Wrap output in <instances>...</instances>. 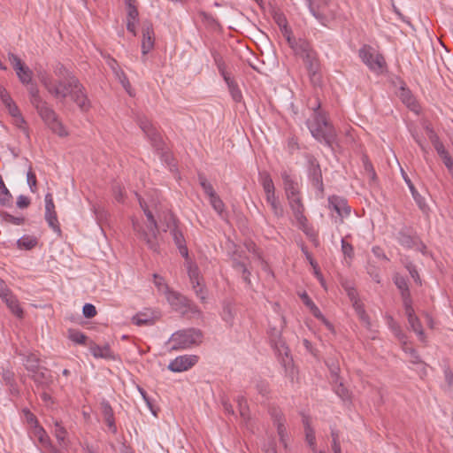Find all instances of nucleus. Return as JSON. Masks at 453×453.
Listing matches in <instances>:
<instances>
[{
  "instance_id": "4c0bfd02",
  "label": "nucleus",
  "mask_w": 453,
  "mask_h": 453,
  "mask_svg": "<svg viewBox=\"0 0 453 453\" xmlns=\"http://www.w3.org/2000/svg\"><path fill=\"white\" fill-rule=\"evenodd\" d=\"M388 326L389 328L392 330V332L394 333V334L400 340V341H403V339H405V334L403 332L400 325L395 321V319H393V317L391 316H388Z\"/></svg>"
},
{
  "instance_id": "2f4dec72",
  "label": "nucleus",
  "mask_w": 453,
  "mask_h": 453,
  "mask_svg": "<svg viewBox=\"0 0 453 453\" xmlns=\"http://www.w3.org/2000/svg\"><path fill=\"white\" fill-rule=\"evenodd\" d=\"M408 323L411 330H413L418 336L419 340L424 342L426 341V334L423 330L420 319L418 317H415L413 319H409Z\"/></svg>"
},
{
  "instance_id": "20e7f679",
  "label": "nucleus",
  "mask_w": 453,
  "mask_h": 453,
  "mask_svg": "<svg viewBox=\"0 0 453 453\" xmlns=\"http://www.w3.org/2000/svg\"><path fill=\"white\" fill-rule=\"evenodd\" d=\"M306 66L311 82L313 86H320L322 80L320 74V64L317 53L312 50L311 44L306 41H300L295 48Z\"/></svg>"
},
{
  "instance_id": "b1692460",
  "label": "nucleus",
  "mask_w": 453,
  "mask_h": 453,
  "mask_svg": "<svg viewBox=\"0 0 453 453\" xmlns=\"http://www.w3.org/2000/svg\"><path fill=\"white\" fill-rule=\"evenodd\" d=\"M223 77H224V80L226 82L227 86H228L230 94H231L234 101V102H241V100L242 98V92L239 89L238 85L236 84V82L234 80L230 79V77L227 76L226 73H223Z\"/></svg>"
},
{
  "instance_id": "1a4fd4ad",
  "label": "nucleus",
  "mask_w": 453,
  "mask_h": 453,
  "mask_svg": "<svg viewBox=\"0 0 453 453\" xmlns=\"http://www.w3.org/2000/svg\"><path fill=\"white\" fill-rule=\"evenodd\" d=\"M310 12L323 26L329 21L326 9L328 0H306Z\"/></svg>"
},
{
  "instance_id": "58836bf2",
  "label": "nucleus",
  "mask_w": 453,
  "mask_h": 453,
  "mask_svg": "<svg viewBox=\"0 0 453 453\" xmlns=\"http://www.w3.org/2000/svg\"><path fill=\"white\" fill-rule=\"evenodd\" d=\"M198 180L203 190L209 196V198L216 195V192L212 185L207 180L206 177L203 174H198Z\"/></svg>"
},
{
  "instance_id": "bb28decb",
  "label": "nucleus",
  "mask_w": 453,
  "mask_h": 453,
  "mask_svg": "<svg viewBox=\"0 0 453 453\" xmlns=\"http://www.w3.org/2000/svg\"><path fill=\"white\" fill-rule=\"evenodd\" d=\"M38 243V240L35 236L31 235H23L17 241V245L19 249H23L26 250H32Z\"/></svg>"
},
{
  "instance_id": "de8ad7c7",
  "label": "nucleus",
  "mask_w": 453,
  "mask_h": 453,
  "mask_svg": "<svg viewBox=\"0 0 453 453\" xmlns=\"http://www.w3.org/2000/svg\"><path fill=\"white\" fill-rule=\"evenodd\" d=\"M305 437L306 441L308 442L309 446L312 449L313 452H316V437H315V432L313 428L311 426H307L306 432H305Z\"/></svg>"
},
{
  "instance_id": "72a5a7b5",
  "label": "nucleus",
  "mask_w": 453,
  "mask_h": 453,
  "mask_svg": "<svg viewBox=\"0 0 453 453\" xmlns=\"http://www.w3.org/2000/svg\"><path fill=\"white\" fill-rule=\"evenodd\" d=\"M353 307H354L357 314L358 315L360 320L365 325V326L367 328H370V326H371L370 318H369L368 314L365 312L363 304L360 303L359 302L355 301L353 303Z\"/></svg>"
},
{
  "instance_id": "f8f14e48",
  "label": "nucleus",
  "mask_w": 453,
  "mask_h": 453,
  "mask_svg": "<svg viewBox=\"0 0 453 453\" xmlns=\"http://www.w3.org/2000/svg\"><path fill=\"white\" fill-rule=\"evenodd\" d=\"M197 361L198 357L196 355L180 356L169 364L168 369L174 372H184L195 365Z\"/></svg>"
},
{
  "instance_id": "37998d69",
  "label": "nucleus",
  "mask_w": 453,
  "mask_h": 453,
  "mask_svg": "<svg viewBox=\"0 0 453 453\" xmlns=\"http://www.w3.org/2000/svg\"><path fill=\"white\" fill-rule=\"evenodd\" d=\"M210 203L212 206V208L220 215L222 216V213L225 209V204L223 201L220 199V197L216 194L213 196L210 197Z\"/></svg>"
},
{
  "instance_id": "f3484780",
  "label": "nucleus",
  "mask_w": 453,
  "mask_h": 453,
  "mask_svg": "<svg viewBox=\"0 0 453 453\" xmlns=\"http://www.w3.org/2000/svg\"><path fill=\"white\" fill-rule=\"evenodd\" d=\"M288 200L296 222L303 223L307 221V218L304 216V205L302 202L301 196L288 197Z\"/></svg>"
},
{
  "instance_id": "69168bd1",
  "label": "nucleus",
  "mask_w": 453,
  "mask_h": 453,
  "mask_svg": "<svg viewBox=\"0 0 453 453\" xmlns=\"http://www.w3.org/2000/svg\"><path fill=\"white\" fill-rule=\"evenodd\" d=\"M2 379L5 385L9 386L12 383L15 382V374L13 372L10 370H4L2 373Z\"/></svg>"
},
{
  "instance_id": "4468645a",
  "label": "nucleus",
  "mask_w": 453,
  "mask_h": 453,
  "mask_svg": "<svg viewBox=\"0 0 453 453\" xmlns=\"http://www.w3.org/2000/svg\"><path fill=\"white\" fill-rule=\"evenodd\" d=\"M329 208L336 211L340 218L347 217L350 214V206L348 205L347 200L338 196H331L328 197Z\"/></svg>"
},
{
  "instance_id": "6e6552de",
  "label": "nucleus",
  "mask_w": 453,
  "mask_h": 453,
  "mask_svg": "<svg viewBox=\"0 0 453 453\" xmlns=\"http://www.w3.org/2000/svg\"><path fill=\"white\" fill-rule=\"evenodd\" d=\"M307 160V173L310 181L320 193L324 192L322 171L318 159L311 154L305 156Z\"/></svg>"
},
{
  "instance_id": "e433bc0d",
  "label": "nucleus",
  "mask_w": 453,
  "mask_h": 453,
  "mask_svg": "<svg viewBox=\"0 0 453 453\" xmlns=\"http://www.w3.org/2000/svg\"><path fill=\"white\" fill-rule=\"evenodd\" d=\"M30 86L28 87V92L30 95V102L33 104L34 107L39 105L44 100L40 96L39 90L36 87V85L30 83Z\"/></svg>"
},
{
  "instance_id": "680f3d73",
  "label": "nucleus",
  "mask_w": 453,
  "mask_h": 453,
  "mask_svg": "<svg viewBox=\"0 0 453 453\" xmlns=\"http://www.w3.org/2000/svg\"><path fill=\"white\" fill-rule=\"evenodd\" d=\"M445 382L447 384V390L453 393V372L449 368L444 370Z\"/></svg>"
},
{
  "instance_id": "7ed1b4c3",
  "label": "nucleus",
  "mask_w": 453,
  "mask_h": 453,
  "mask_svg": "<svg viewBox=\"0 0 453 453\" xmlns=\"http://www.w3.org/2000/svg\"><path fill=\"white\" fill-rule=\"evenodd\" d=\"M144 214L149 221L146 228L135 219H132V227L137 237L143 241L150 250L157 252L159 249L157 223L149 208L144 209Z\"/></svg>"
},
{
  "instance_id": "6e6d98bb",
  "label": "nucleus",
  "mask_w": 453,
  "mask_h": 453,
  "mask_svg": "<svg viewBox=\"0 0 453 453\" xmlns=\"http://www.w3.org/2000/svg\"><path fill=\"white\" fill-rule=\"evenodd\" d=\"M394 283L395 284V286L397 287V288L400 291L409 288L407 280L403 276L400 275L399 273H396L394 276Z\"/></svg>"
},
{
  "instance_id": "774afa93",
  "label": "nucleus",
  "mask_w": 453,
  "mask_h": 453,
  "mask_svg": "<svg viewBox=\"0 0 453 453\" xmlns=\"http://www.w3.org/2000/svg\"><path fill=\"white\" fill-rule=\"evenodd\" d=\"M30 199L23 195H20L17 198L16 205L19 209L27 208L30 205Z\"/></svg>"
},
{
  "instance_id": "6ab92c4d",
  "label": "nucleus",
  "mask_w": 453,
  "mask_h": 453,
  "mask_svg": "<svg viewBox=\"0 0 453 453\" xmlns=\"http://www.w3.org/2000/svg\"><path fill=\"white\" fill-rule=\"evenodd\" d=\"M281 178L287 198L300 195L297 182L294 180L287 172L281 173Z\"/></svg>"
},
{
  "instance_id": "f257e3e1",
  "label": "nucleus",
  "mask_w": 453,
  "mask_h": 453,
  "mask_svg": "<svg viewBox=\"0 0 453 453\" xmlns=\"http://www.w3.org/2000/svg\"><path fill=\"white\" fill-rule=\"evenodd\" d=\"M54 73L58 79L57 81H53L46 72H40L38 74V78L46 90L61 102H65L69 96L81 112H88L92 107V104L85 87L79 79L60 63L54 67Z\"/></svg>"
},
{
  "instance_id": "473e14b6",
  "label": "nucleus",
  "mask_w": 453,
  "mask_h": 453,
  "mask_svg": "<svg viewBox=\"0 0 453 453\" xmlns=\"http://www.w3.org/2000/svg\"><path fill=\"white\" fill-rule=\"evenodd\" d=\"M68 338L77 344L87 345L88 337L77 329H69Z\"/></svg>"
},
{
  "instance_id": "cd10ccee",
  "label": "nucleus",
  "mask_w": 453,
  "mask_h": 453,
  "mask_svg": "<svg viewBox=\"0 0 453 453\" xmlns=\"http://www.w3.org/2000/svg\"><path fill=\"white\" fill-rule=\"evenodd\" d=\"M45 220L49 226L60 237L62 231L58 219L57 212H45Z\"/></svg>"
},
{
  "instance_id": "79ce46f5",
  "label": "nucleus",
  "mask_w": 453,
  "mask_h": 453,
  "mask_svg": "<svg viewBox=\"0 0 453 453\" xmlns=\"http://www.w3.org/2000/svg\"><path fill=\"white\" fill-rule=\"evenodd\" d=\"M1 217L4 222L10 223L12 225H16V226L23 225L25 222L24 217H16V216L10 214L7 211H3L1 213Z\"/></svg>"
},
{
  "instance_id": "e2e57ef3",
  "label": "nucleus",
  "mask_w": 453,
  "mask_h": 453,
  "mask_svg": "<svg viewBox=\"0 0 453 453\" xmlns=\"http://www.w3.org/2000/svg\"><path fill=\"white\" fill-rule=\"evenodd\" d=\"M55 204L53 202L52 194L47 193L45 195V212H55Z\"/></svg>"
},
{
  "instance_id": "ddd939ff",
  "label": "nucleus",
  "mask_w": 453,
  "mask_h": 453,
  "mask_svg": "<svg viewBox=\"0 0 453 453\" xmlns=\"http://www.w3.org/2000/svg\"><path fill=\"white\" fill-rule=\"evenodd\" d=\"M166 299L173 310L181 313L182 315H187V305L189 300L188 298L178 292L168 291L166 293Z\"/></svg>"
},
{
  "instance_id": "2eb2a0df",
  "label": "nucleus",
  "mask_w": 453,
  "mask_h": 453,
  "mask_svg": "<svg viewBox=\"0 0 453 453\" xmlns=\"http://www.w3.org/2000/svg\"><path fill=\"white\" fill-rule=\"evenodd\" d=\"M29 377L38 388H42L43 389L49 388L53 381L50 371L44 366L35 373L29 374Z\"/></svg>"
},
{
  "instance_id": "a18cd8bd",
  "label": "nucleus",
  "mask_w": 453,
  "mask_h": 453,
  "mask_svg": "<svg viewBox=\"0 0 453 453\" xmlns=\"http://www.w3.org/2000/svg\"><path fill=\"white\" fill-rule=\"evenodd\" d=\"M127 8V19L136 20L139 15L138 10L134 5V0H125Z\"/></svg>"
},
{
  "instance_id": "09e8293b",
  "label": "nucleus",
  "mask_w": 453,
  "mask_h": 453,
  "mask_svg": "<svg viewBox=\"0 0 453 453\" xmlns=\"http://www.w3.org/2000/svg\"><path fill=\"white\" fill-rule=\"evenodd\" d=\"M398 242L401 245L407 247V248H412L415 245V240L410 236L409 234H406L403 232H400L398 234Z\"/></svg>"
},
{
  "instance_id": "4d7b16f0",
  "label": "nucleus",
  "mask_w": 453,
  "mask_h": 453,
  "mask_svg": "<svg viewBox=\"0 0 453 453\" xmlns=\"http://www.w3.org/2000/svg\"><path fill=\"white\" fill-rule=\"evenodd\" d=\"M94 213L96 215V219L99 225H101L107 219L108 213L104 208H101L99 206L98 207L94 206Z\"/></svg>"
},
{
  "instance_id": "c9c22d12",
  "label": "nucleus",
  "mask_w": 453,
  "mask_h": 453,
  "mask_svg": "<svg viewBox=\"0 0 453 453\" xmlns=\"http://www.w3.org/2000/svg\"><path fill=\"white\" fill-rule=\"evenodd\" d=\"M17 76L21 83L23 84H30L32 81L33 72L32 70L25 65L23 68L19 70L17 73Z\"/></svg>"
},
{
  "instance_id": "ea45409f",
  "label": "nucleus",
  "mask_w": 453,
  "mask_h": 453,
  "mask_svg": "<svg viewBox=\"0 0 453 453\" xmlns=\"http://www.w3.org/2000/svg\"><path fill=\"white\" fill-rule=\"evenodd\" d=\"M237 403L241 417L244 420H248L250 418V408L246 398L244 396H239L237 398Z\"/></svg>"
},
{
  "instance_id": "f03ea898",
  "label": "nucleus",
  "mask_w": 453,
  "mask_h": 453,
  "mask_svg": "<svg viewBox=\"0 0 453 453\" xmlns=\"http://www.w3.org/2000/svg\"><path fill=\"white\" fill-rule=\"evenodd\" d=\"M312 109V116L306 121L312 137L333 149L337 140V133L334 127L329 121L326 113L320 111V103L319 101Z\"/></svg>"
},
{
  "instance_id": "a878e982",
  "label": "nucleus",
  "mask_w": 453,
  "mask_h": 453,
  "mask_svg": "<svg viewBox=\"0 0 453 453\" xmlns=\"http://www.w3.org/2000/svg\"><path fill=\"white\" fill-rule=\"evenodd\" d=\"M259 181L263 186L265 195L275 192L273 181L267 172L259 173Z\"/></svg>"
},
{
  "instance_id": "dca6fc26",
  "label": "nucleus",
  "mask_w": 453,
  "mask_h": 453,
  "mask_svg": "<svg viewBox=\"0 0 453 453\" xmlns=\"http://www.w3.org/2000/svg\"><path fill=\"white\" fill-rule=\"evenodd\" d=\"M101 411L104 417V420L106 423L109 429L112 434H117V426L115 423L114 411L110 404V403L103 399L100 403Z\"/></svg>"
},
{
  "instance_id": "3c124183",
  "label": "nucleus",
  "mask_w": 453,
  "mask_h": 453,
  "mask_svg": "<svg viewBox=\"0 0 453 453\" xmlns=\"http://www.w3.org/2000/svg\"><path fill=\"white\" fill-rule=\"evenodd\" d=\"M331 436H332V449L334 453H342L340 441H339V432L334 428L331 429Z\"/></svg>"
},
{
  "instance_id": "9d476101",
  "label": "nucleus",
  "mask_w": 453,
  "mask_h": 453,
  "mask_svg": "<svg viewBox=\"0 0 453 453\" xmlns=\"http://www.w3.org/2000/svg\"><path fill=\"white\" fill-rule=\"evenodd\" d=\"M137 123L141 129L144 132V134L148 136V138L150 140L152 145L158 149H161L162 146V140L157 133V129L154 127V126L151 124V122L144 116L138 117Z\"/></svg>"
},
{
  "instance_id": "c03bdc74",
  "label": "nucleus",
  "mask_w": 453,
  "mask_h": 453,
  "mask_svg": "<svg viewBox=\"0 0 453 453\" xmlns=\"http://www.w3.org/2000/svg\"><path fill=\"white\" fill-rule=\"evenodd\" d=\"M256 389L263 397L268 398L270 394L269 383L266 380H259L256 382Z\"/></svg>"
},
{
  "instance_id": "5701e85b",
  "label": "nucleus",
  "mask_w": 453,
  "mask_h": 453,
  "mask_svg": "<svg viewBox=\"0 0 453 453\" xmlns=\"http://www.w3.org/2000/svg\"><path fill=\"white\" fill-rule=\"evenodd\" d=\"M265 198H266V202L271 205L273 214L277 218L282 217L284 211H283V208H282L280 203L279 202L278 198L275 196V192L271 193V194H266Z\"/></svg>"
},
{
  "instance_id": "a19ab883",
  "label": "nucleus",
  "mask_w": 453,
  "mask_h": 453,
  "mask_svg": "<svg viewBox=\"0 0 453 453\" xmlns=\"http://www.w3.org/2000/svg\"><path fill=\"white\" fill-rule=\"evenodd\" d=\"M334 384V392L336 395L341 397L343 401L350 399V392L349 389L343 385L342 381H339Z\"/></svg>"
},
{
  "instance_id": "c756f323",
  "label": "nucleus",
  "mask_w": 453,
  "mask_h": 453,
  "mask_svg": "<svg viewBox=\"0 0 453 453\" xmlns=\"http://www.w3.org/2000/svg\"><path fill=\"white\" fill-rule=\"evenodd\" d=\"M403 179H404L405 182L407 183V185L411 192V195H412L414 200L416 201V203H418V207L424 211L426 208L425 199L418 194V192L417 191L413 183L408 178V176L403 174Z\"/></svg>"
},
{
  "instance_id": "4be33fe9",
  "label": "nucleus",
  "mask_w": 453,
  "mask_h": 453,
  "mask_svg": "<svg viewBox=\"0 0 453 453\" xmlns=\"http://www.w3.org/2000/svg\"><path fill=\"white\" fill-rule=\"evenodd\" d=\"M7 307L11 310V311L17 316L18 318L23 317V310L20 308L19 303L16 296L12 294L3 298Z\"/></svg>"
},
{
  "instance_id": "5fc2aeb1",
  "label": "nucleus",
  "mask_w": 453,
  "mask_h": 453,
  "mask_svg": "<svg viewBox=\"0 0 453 453\" xmlns=\"http://www.w3.org/2000/svg\"><path fill=\"white\" fill-rule=\"evenodd\" d=\"M405 268L408 270L410 275L414 280V281L420 285L421 279L419 277L418 270L416 269V266L411 262H408L405 264Z\"/></svg>"
},
{
  "instance_id": "a211bd4d",
  "label": "nucleus",
  "mask_w": 453,
  "mask_h": 453,
  "mask_svg": "<svg viewBox=\"0 0 453 453\" xmlns=\"http://www.w3.org/2000/svg\"><path fill=\"white\" fill-rule=\"evenodd\" d=\"M398 96L402 102L412 111L418 112L419 105L409 88L402 86L399 89Z\"/></svg>"
},
{
  "instance_id": "f704fd0d",
  "label": "nucleus",
  "mask_w": 453,
  "mask_h": 453,
  "mask_svg": "<svg viewBox=\"0 0 453 453\" xmlns=\"http://www.w3.org/2000/svg\"><path fill=\"white\" fill-rule=\"evenodd\" d=\"M268 412H269L274 425L285 422L284 415H283L281 410L278 406H275V405L269 406Z\"/></svg>"
},
{
  "instance_id": "7c9ffc66",
  "label": "nucleus",
  "mask_w": 453,
  "mask_h": 453,
  "mask_svg": "<svg viewBox=\"0 0 453 453\" xmlns=\"http://www.w3.org/2000/svg\"><path fill=\"white\" fill-rule=\"evenodd\" d=\"M34 434L38 438L42 446L49 448L51 445L50 437L40 425H36L34 427Z\"/></svg>"
},
{
  "instance_id": "0e129e2a",
  "label": "nucleus",
  "mask_w": 453,
  "mask_h": 453,
  "mask_svg": "<svg viewBox=\"0 0 453 453\" xmlns=\"http://www.w3.org/2000/svg\"><path fill=\"white\" fill-rule=\"evenodd\" d=\"M299 226V228L309 237L315 238L316 234L314 233V230L311 226L308 225V220L304 221L303 223H297Z\"/></svg>"
},
{
  "instance_id": "423d86ee",
  "label": "nucleus",
  "mask_w": 453,
  "mask_h": 453,
  "mask_svg": "<svg viewBox=\"0 0 453 453\" xmlns=\"http://www.w3.org/2000/svg\"><path fill=\"white\" fill-rule=\"evenodd\" d=\"M43 120L45 125L56 134L60 137L68 135V132L59 119L56 111L48 104L46 101L35 107Z\"/></svg>"
},
{
  "instance_id": "412c9836",
  "label": "nucleus",
  "mask_w": 453,
  "mask_h": 453,
  "mask_svg": "<svg viewBox=\"0 0 453 453\" xmlns=\"http://www.w3.org/2000/svg\"><path fill=\"white\" fill-rule=\"evenodd\" d=\"M243 252L234 251L232 256L233 267L242 273L250 274V271L247 268L246 262L244 259H248L246 256H242Z\"/></svg>"
},
{
  "instance_id": "aec40b11",
  "label": "nucleus",
  "mask_w": 453,
  "mask_h": 453,
  "mask_svg": "<svg viewBox=\"0 0 453 453\" xmlns=\"http://www.w3.org/2000/svg\"><path fill=\"white\" fill-rule=\"evenodd\" d=\"M23 356V365L27 371L29 372V374L35 373L36 371L41 369L42 366L40 365V359L39 357L35 354H27V355H22Z\"/></svg>"
},
{
  "instance_id": "bf43d9fd",
  "label": "nucleus",
  "mask_w": 453,
  "mask_h": 453,
  "mask_svg": "<svg viewBox=\"0 0 453 453\" xmlns=\"http://www.w3.org/2000/svg\"><path fill=\"white\" fill-rule=\"evenodd\" d=\"M83 316L87 319H92L96 315V309L91 303H86L82 308Z\"/></svg>"
},
{
  "instance_id": "8fccbe9b",
  "label": "nucleus",
  "mask_w": 453,
  "mask_h": 453,
  "mask_svg": "<svg viewBox=\"0 0 453 453\" xmlns=\"http://www.w3.org/2000/svg\"><path fill=\"white\" fill-rule=\"evenodd\" d=\"M275 426L277 427V433L280 438V441L286 448L288 433L285 426V422L276 424Z\"/></svg>"
},
{
  "instance_id": "49530a36",
  "label": "nucleus",
  "mask_w": 453,
  "mask_h": 453,
  "mask_svg": "<svg viewBox=\"0 0 453 453\" xmlns=\"http://www.w3.org/2000/svg\"><path fill=\"white\" fill-rule=\"evenodd\" d=\"M132 322L137 326L152 325L153 319L146 314L138 313L132 318Z\"/></svg>"
},
{
  "instance_id": "603ef678",
  "label": "nucleus",
  "mask_w": 453,
  "mask_h": 453,
  "mask_svg": "<svg viewBox=\"0 0 453 453\" xmlns=\"http://www.w3.org/2000/svg\"><path fill=\"white\" fill-rule=\"evenodd\" d=\"M14 124L18 128H19L25 134V135L27 139L30 138L27 122L24 119V118L22 117V115H19V117L14 119Z\"/></svg>"
},
{
  "instance_id": "338daca9",
  "label": "nucleus",
  "mask_w": 453,
  "mask_h": 453,
  "mask_svg": "<svg viewBox=\"0 0 453 453\" xmlns=\"http://www.w3.org/2000/svg\"><path fill=\"white\" fill-rule=\"evenodd\" d=\"M165 220L166 224V228H165L164 231L169 230L171 232L172 229H173V227H178L177 220L173 214H168L167 216H165Z\"/></svg>"
},
{
  "instance_id": "c85d7f7f",
  "label": "nucleus",
  "mask_w": 453,
  "mask_h": 453,
  "mask_svg": "<svg viewBox=\"0 0 453 453\" xmlns=\"http://www.w3.org/2000/svg\"><path fill=\"white\" fill-rule=\"evenodd\" d=\"M91 353L95 357L111 358L112 357L109 345L100 347L96 344L90 346Z\"/></svg>"
},
{
  "instance_id": "0eeeda50",
  "label": "nucleus",
  "mask_w": 453,
  "mask_h": 453,
  "mask_svg": "<svg viewBox=\"0 0 453 453\" xmlns=\"http://www.w3.org/2000/svg\"><path fill=\"white\" fill-rule=\"evenodd\" d=\"M358 56L364 64H365L372 71L380 70L385 64L383 56L379 53H375L374 49L367 44H365L359 49Z\"/></svg>"
},
{
  "instance_id": "864d4df0",
  "label": "nucleus",
  "mask_w": 453,
  "mask_h": 453,
  "mask_svg": "<svg viewBox=\"0 0 453 453\" xmlns=\"http://www.w3.org/2000/svg\"><path fill=\"white\" fill-rule=\"evenodd\" d=\"M171 235L173 236V239L176 244V246L183 245L186 243L185 238L183 236L182 232L179 229V227H173L172 231L170 232Z\"/></svg>"
},
{
  "instance_id": "9b49d317",
  "label": "nucleus",
  "mask_w": 453,
  "mask_h": 453,
  "mask_svg": "<svg viewBox=\"0 0 453 453\" xmlns=\"http://www.w3.org/2000/svg\"><path fill=\"white\" fill-rule=\"evenodd\" d=\"M142 53L146 55L153 49L155 43V34L151 21L144 20L142 22Z\"/></svg>"
},
{
  "instance_id": "13d9d810",
  "label": "nucleus",
  "mask_w": 453,
  "mask_h": 453,
  "mask_svg": "<svg viewBox=\"0 0 453 453\" xmlns=\"http://www.w3.org/2000/svg\"><path fill=\"white\" fill-rule=\"evenodd\" d=\"M342 251L345 257L352 258L354 256L353 246L347 242L344 239L342 240Z\"/></svg>"
},
{
  "instance_id": "052dcab7",
  "label": "nucleus",
  "mask_w": 453,
  "mask_h": 453,
  "mask_svg": "<svg viewBox=\"0 0 453 453\" xmlns=\"http://www.w3.org/2000/svg\"><path fill=\"white\" fill-rule=\"evenodd\" d=\"M66 430L58 423H55V436L62 443L65 441Z\"/></svg>"
},
{
  "instance_id": "39448f33",
  "label": "nucleus",
  "mask_w": 453,
  "mask_h": 453,
  "mask_svg": "<svg viewBox=\"0 0 453 453\" xmlns=\"http://www.w3.org/2000/svg\"><path fill=\"white\" fill-rule=\"evenodd\" d=\"M170 342L173 343V349H189L203 342V333L195 327L179 330L172 334Z\"/></svg>"
},
{
  "instance_id": "393cba45",
  "label": "nucleus",
  "mask_w": 453,
  "mask_h": 453,
  "mask_svg": "<svg viewBox=\"0 0 453 453\" xmlns=\"http://www.w3.org/2000/svg\"><path fill=\"white\" fill-rule=\"evenodd\" d=\"M235 313V309L231 303H224L221 318L229 326L234 324Z\"/></svg>"
}]
</instances>
